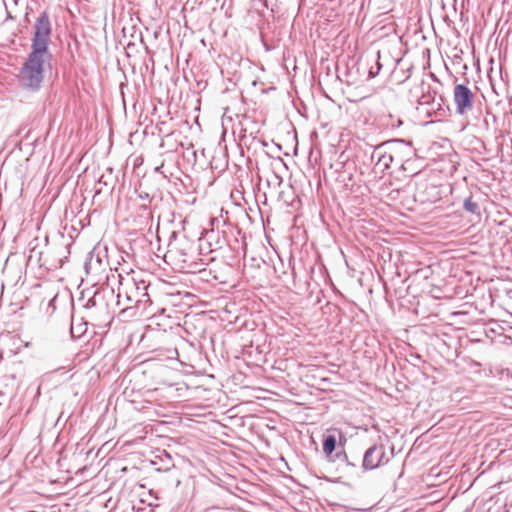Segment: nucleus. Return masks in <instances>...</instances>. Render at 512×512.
<instances>
[{
	"mask_svg": "<svg viewBox=\"0 0 512 512\" xmlns=\"http://www.w3.org/2000/svg\"><path fill=\"white\" fill-rule=\"evenodd\" d=\"M48 58V50L32 49L29 54L25 65L32 67L33 69L39 70L43 73V66Z\"/></svg>",
	"mask_w": 512,
	"mask_h": 512,
	"instance_id": "0eeeda50",
	"label": "nucleus"
},
{
	"mask_svg": "<svg viewBox=\"0 0 512 512\" xmlns=\"http://www.w3.org/2000/svg\"><path fill=\"white\" fill-rule=\"evenodd\" d=\"M164 258L179 271L192 274L204 271L210 260L208 257H201L194 242L187 238L171 242Z\"/></svg>",
	"mask_w": 512,
	"mask_h": 512,
	"instance_id": "f257e3e1",
	"label": "nucleus"
},
{
	"mask_svg": "<svg viewBox=\"0 0 512 512\" xmlns=\"http://www.w3.org/2000/svg\"><path fill=\"white\" fill-rule=\"evenodd\" d=\"M51 34L49 16L43 12L36 20L35 32L32 40V49L48 50V41Z\"/></svg>",
	"mask_w": 512,
	"mask_h": 512,
	"instance_id": "7ed1b4c3",
	"label": "nucleus"
},
{
	"mask_svg": "<svg viewBox=\"0 0 512 512\" xmlns=\"http://www.w3.org/2000/svg\"><path fill=\"white\" fill-rule=\"evenodd\" d=\"M402 150H405L407 152V154H410V152H411L409 147H406L405 145H403V143H401L400 147L392 150V152L390 154V159L392 161L395 159L397 162H401L402 161V159H401Z\"/></svg>",
	"mask_w": 512,
	"mask_h": 512,
	"instance_id": "1a4fd4ad",
	"label": "nucleus"
},
{
	"mask_svg": "<svg viewBox=\"0 0 512 512\" xmlns=\"http://www.w3.org/2000/svg\"><path fill=\"white\" fill-rule=\"evenodd\" d=\"M342 438H343V433L341 430H338V429L327 430V434L323 441V452L327 456H330L335 451L337 441L341 440Z\"/></svg>",
	"mask_w": 512,
	"mask_h": 512,
	"instance_id": "6e6552de",
	"label": "nucleus"
},
{
	"mask_svg": "<svg viewBox=\"0 0 512 512\" xmlns=\"http://www.w3.org/2000/svg\"><path fill=\"white\" fill-rule=\"evenodd\" d=\"M42 79V72L24 64L19 76V81L24 88L35 91L40 87Z\"/></svg>",
	"mask_w": 512,
	"mask_h": 512,
	"instance_id": "39448f33",
	"label": "nucleus"
},
{
	"mask_svg": "<svg viewBox=\"0 0 512 512\" xmlns=\"http://www.w3.org/2000/svg\"><path fill=\"white\" fill-rule=\"evenodd\" d=\"M385 458V449L383 446L370 447L363 459V467L365 469H375L379 467Z\"/></svg>",
	"mask_w": 512,
	"mask_h": 512,
	"instance_id": "423d86ee",
	"label": "nucleus"
},
{
	"mask_svg": "<svg viewBox=\"0 0 512 512\" xmlns=\"http://www.w3.org/2000/svg\"><path fill=\"white\" fill-rule=\"evenodd\" d=\"M401 124L402 121L399 118H397L396 120H393V122L391 123V127H399Z\"/></svg>",
	"mask_w": 512,
	"mask_h": 512,
	"instance_id": "9d476101",
	"label": "nucleus"
},
{
	"mask_svg": "<svg viewBox=\"0 0 512 512\" xmlns=\"http://www.w3.org/2000/svg\"><path fill=\"white\" fill-rule=\"evenodd\" d=\"M465 208L469 211H473L472 209V204L470 201H466L465 204H464Z\"/></svg>",
	"mask_w": 512,
	"mask_h": 512,
	"instance_id": "9b49d317",
	"label": "nucleus"
},
{
	"mask_svg": "<svg viewBox=\"0 0 512 512\" xmlns=\"http://www.w3.org/2000/svg\"><path fill=\"white\" fill-rule=\"evenodd\" d=\"M443 185L435 178H428L421 182L417 189V196L423 204H433L442 199Z\"/></svg>",
	"mask_w": 512,
	"mask_h": 512,
	"instance_id": "f03ea898",
	"label": "nucleus"
},
{
	"mask_svg": "<svg viewBox=\"0 0 512 512\" xmlns=\"http://www.w3.org/2000/svg\"><path fill=\"white\" fill-rule=\"evenodd\" d=\"M453 99L457 113L463 115L473 107L474 94L466 85L457 84L454 87Z\"/></svg>",
	"mask_w": 512,
	"mask_h": 512,
	"instance_id": "20e7f679",
	"label": "nucleus"
}]
</instances>
